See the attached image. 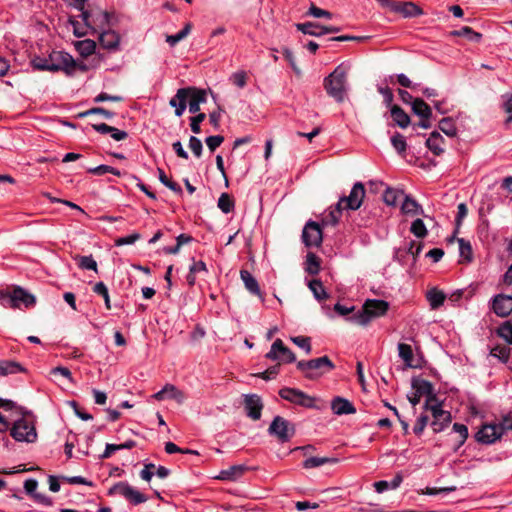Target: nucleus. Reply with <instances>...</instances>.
Here are the masks:
<instances>
[{
	"mask_svg": "<svg viewBox=\"0 0 512 512\" xmlns=\"http://www.w3.org/2000/svg\"><path fill=\"white\" fill-rule=\"evenodd\" d=\"M158 176H159L160 182L164 186H166L167 188H169L170 190H172L176 193H182L181 186L179 184H177L176 182L171 181L161 168H158Z\"/></svg>",
	"mask_w": 512,
	"mask_h": 512,
	"instance_id": "47",
	"label": "nucleus"
},
{
	"mask_svg": "<svg viewBox=\"0 0 512 512\" xmlns=\"http://www.w3.org/2000/svg\"><path fill=\"white\" fill-rule=\"evenodd\" d=\"M120 36L113 30L102 29L99 31V43L108 50H116L119 46Z\"/></svg>",
	"mask_w": 512,
	"mask_h": 512,
	"instance_id": "22",
	"label": "nucleus"
},
{
	"mask_svg": "<svg viewBox=\"0 0 512 512\" xmlns=\"http://www.w3.org/2000/svg\"><path fill=\"white\" fill-rule=\"evenodd\" d=\"M80 269L93 270L97 272V262L94 260L92 255L88 256H77L75 258Z\"/></svg>",
	"mask_w": 512,
	"mask_h": 512,
	"instance_id": "41",
	"label": "nucleus"
},
{
	"mask_svg": "<svg viewBox=\"0 0 512 512\" xmlns=\"http://www.w3.org/2000/svg\"><path fill=\"white\" fill-rule=\"evenodd\" d=\"M265 357L269 360L283 363H293L296 361L295 354L284 345L281 339H276L273 342L270 351L266 353Z\"/></svg>",
	"mask_w": 512,
	"mask_h": 512,
	"instance_id": "13",
	"label": "nucleus"
},
{
	"mask_svg": "<svg viewBox=\"0 0 512 512\" xmlns=\"http://www.w3.org/2000/svg\"><path fill=\"white\" fill-rule=\"evenodd\" d=\"M491 309L498 317H508L512 313V296L497 294L491 299Z\"/></svg>",
	"mask_w": 512,
	"mask_h": 512,
	"instance_id": "16",
	"label": "nucleus"
},
{
	"mask_svg": "<svg viewBox=\"0 0 512 512\" xmlns=\"http://www.w3.org/2000/svg\"><path fill=\"white\" fill-rule=\"evenodd\" d=\"M412 387L415 389V391L418 393V395L423 396L426 395L427 399L430 401V404L437 403V399L435 395L433 394V386L432 384L427 380H414L412 382Z\"/></svg>",
	"mask_w": 512,
	"mask_h": 512,
	"instance_id": "26",
	"label": "nucleus"
},
{
	"mask_svg": "<svg viewBox=\"0 0 512 512\" xmlns=\"http://www.w3.org/2000/svg\"><path fill=\"white\" fill-rule=\"evenodd\" d=\"M459 253L462 258L470 262L472 260V247L471 244L463 238L458 239Z\"/></svg>",
	"mask_w": 512,
	"mask_h": 512,
	"instance_id": "53",
	"label": "nucleus"
},
{
	"mask_svg": "<svg viewBox=\"0 0 512 512\" xmlns=\"http://www.w3.org/2000/svg\"><path fill=\"white\" fill-rule=\"evenodd\" d=\"M217 205L219 209L225 214L232 212L235 206L233 199L227 193H222L220 195Z\"/></svg>",
	"mask_w": 512,
	"mask_h": 512,
	"instance_id": "42",
	"label": "nucleus"
},
{
	"mask_svg": "<svg viewBox=\"0 0 512 512\" xmlns=\"http://www.w3.org/2000/svg\"><path fill=\"white\" fill-rule=\"evenodd\" d=\"M34 68L41 71H64L72 74L75 70L76 61L64 51H52L48 57H35L32 60Z\"/></svg>",
	"mask_w": 512,
	"mask_h": 512,
	"instance_id": "2",
	"label": "nucleus"
},
{
	"mask_svg": "<svg viewBox=\"0 0 512 512\" xmlns=\"http://www.w3.org/2000/svg\"><path fill=\"white\" fill-rule=\"evenodd\" d=\"M307 272L311 275H316L320 270V263L318 257L314 253L307 254Z\"/></svg>",
	"mask_w": 512,
	"mask_h": 512,
	"instance_id": "52",
	"label": "nucleus"
},
{
	"mask_svg": "<svg viewBox=\"0 0 512 512\" xmlns=\"http://www.w3.org/2000/svg\"><path fill=\"white\" fill-rule=\"evenodd\" d=\"M11 436L19 442L33 443L37 438L34 421L23 415L22 418L14 422L11 428Z\"/></svg>",
	"mask_w": 512,
	"mask_h": 512,
	"instance_id": "6",
	"label": "nucleus"
},
{
	"mask_svg": "<svg viewBox=\"0 0 512 512\" xmlns=\"http://www.w3.org/2000/svg\"><path fill=\"white\" fill-rule=\"evenodd\" d=\"M497 333L508 344H512V323L510 321H506L501 324L497 330Z\"/></svg>",
	"mask_w": 512,
	"mask_h": 512,
	"instance_id": "51",
	"label": "nucleus"
},
{
	"mask_svg": "<svg viewBox=\"0 0 512 512\" xmlns=\"http://www.w3.org/2000/svg\"><path fill=\"white\" fill-rule=\"evenodd\" d=\"M230 80L237 87L243 88L247 83V76L244 71H238L231 75Z\"/></svg>",
	"mask_w": 512,
	"mask_h": 512,
	"instance_id": "59",
	"label": "nucleus"
},
{
	"mask_svg": "<svg viewBox=\"0 0 512 512\" xmlns=\"http://www.w3.org/2000/svg\"><path fill=\"white\" fill-rule=\"evenodd\" d=\"M35 301V297L21 287H16L12 291H0V304L5 308L30 307Z\"/></svg>",
	"mask_w": 512,
	"mask_h": 512,
	"instance_id": "5",
	"label": "nucleus"
},
{
	"mask_svg": "<svg viewBox=\"0 0 512 512\" xmlns=\"http://www.w3.org/2000/svg\"><path fill=\"white\" fill-rule=\"evenodd\" d=\"M396 13L401 14L404 18H413L423 14L420 8L414 2H399L396 8Z\"/></svg>",
	"mask_w": 512,
	"mask_h": 512,
	"instance_id": "25",
	"label": "nucleus"
},
{
	"mask_svg": "<svg viewBox=\"0 0 512 512\" xmlns=\"http://www.w3.org/2000/svg\"><path fill=\"white\" fill-rule=\"evenodd\" d=\"M141 238V235L137 232L127 235L125 237H120L115 240L116 246L130 245L134 244L137 240Z\"/></svg>",
	"mask_w": 512,
	"mask_h": 512,
	"instance_id": "58",
	"label": "nucleus"
},
{
	"mask_svg": "<svg viewBox=\"0 0 512 512\" xmlns=\"http://www.w3.org/2000/svg\"><path fill=\"white\" fill-rule=\"evenodd\" d=\"M439 129L448 137L457 135V128L451 117H445L439 121Z\"/></svg>",
	"mask_w": 512,
	"mask_h": 512,
	"instance_id": "40",
	"label": "nucleus"
},
{
	"mask_svg": "<svg viewBox=\"0 0 512 512\" xmlns=\"http://www.w3.org/2000/svg\"><path fill=\"white\" fill-rule=\"evenodd\" d=\"M453 431L459 435L458 447L462 446L468 438V428L466 425L461 423H454Z\"/></svg>",
	"mask_w": 512,
	"mask_h": 512,
	"instance_id": "54",
	"label": "nucleus"
},
{
	"mask_svg": "<svg viewBox=\"0 0 512 512\" xmlns=\"http://www.w3.org/2000/svg\"><path fill=\"white\" fill-rule=\"evenodd\" d=\"M403 197H404V200L401 205V211L404 214H409V215H422L423 214L422 207L417 203V201L415 199H413L411 196L405 195V194Z\"/></svg>",
	"mask_w": 512,
	"mask_h": 512,
	"instance_id": "30",
	"label": "nucleus"
},
{
	"mask_svg": "<svg viewBox=\"0 0 512 512\" xmlns=\"http://www.w3.org/2000/svg\"><path fill=\"white\" fill-rule=\"evenodd\" d=\"M279 373V364L269 367L264 372L256 374L257 377H260L264 380L274 379Z\"/></svg>",
	"mask_w": 512,
	"mask_h": 512,
	"instance_id": "64",
	"label": "nucleus"
},
{
	"mask_svg": "<svg viewBox=\"0 0 512 512\" xmlns=\"http://www.w3.org/2000/svg\"><path fill=\"white\" fill-rule=\"evenodd\" d=\"M411 233H413L417 238H424L427 236V228L422 219H415L410 227Z\"/></svg>",
	"mask_w": 512,
	"mask_h": 512,
	"instance_id": "46",
	"label": "nucleus"
},
{
	"mask_svg": "<svg viewBox=\"0 0 512 512\" xmlns=\"http://www.w3.org/2000/svg\"><path fill=\"white\" fill-rule=\"evenodd\" d=\"M389 309V303L381 299H367L361 310L353 313L350 321L365 326L374 318L383 316Z\"/></svg>",
	"mask_w": 512,
	"mask_h": 512,
	"instance_id": "3",
	"label": "nucleus"
},
{
	"mask_svg": "<svg viewBox=\"0 0 512 512\" xmlns=\"http://www.w3.org/2000/svg\"><path fill=\"white\" fill-rule=\"evenodd\" d=\"M240 277L243 281L245 288L253 295L258 296L261 301H264L263 294L260 290L259 284L255 277L247 270L240 271Z\"/></svg>",
	"mask_w": 512,
	"mask_h": 512,
	"instance_id": "24",
	"label": "nucleus"
},
{
	"mask_svg": "<svg viewBox=\"0 0 512 512\" xmlns=\"http://www.w3.org/2000/svg\"><path fill=\"white\" fill-rule=\"evenodd\" d=\"M189 148L196 157H200L202 155L203 145L201 140L196 136H191L189 138Z\"/></svg>",
	"mask_w": 512,
	"mask_h": 512,
	"instance_id": "56",
	"label": "nucleus"
},
{
	"mask_svg": "<svg viewBox=\"0 0 512 512\" xmlns=\"http://www.w3.org/2000/svg\"><path fill=\"white\" fill-rule=\"evenodd\" d=\"M400 196H404V193L402 191L387 188L383 195V199L387 205L394 206L396 205Z\"/></svg>",
	"mask_w": 512,
	"mask_h": 512,
	"instance_id": "48",
	"label": "nucleus"
},
{
	"mask_svg": "<svg viewBox=\"0 0 512 512\" xmlns=\"http://www.w3.org/2000/svg\"><path fill=\"white\" fill-rule=\"evenodd\" d=\"M24 372V368L19 362L11 360H0V375L7 376Z\"/></svg>",
	"mask_w": 512,
	"mask_h": 512,
	"instance_id": "32",
	"label": "nucleus"
},
{
	"mask_svg": "<svg viewBox=\"0 0 512 512\" xmlns=\"http://www.w3.org/2000/svg\"><path fill=\"white\" fill-rule=\"evenodd\" d=\"M428 421L429 417L427 415H420L413 426V432L416 435H421L425 427L427 426Z\"/></svg>",
	"mask_w": 512,
	"mask_h": 512,
	"instance_id": "61",
	"label": "nucleus"
},
{
	"mask_svg": "<svg viewBox=\"0 0 512 512\" xmlns=\"http://www.w3.org/2000/svg\"><path fill=\"white\" fill-rule=\"evenodd\" d=\"M399 357L404 361L406 367H414L413 351L410 345L405 343L398 344Z\"/></svg>",
	"mask_w": 512,
	"mask_h": 512,
	"instance_id": "38",
	"label": "nucleus"
},
{
	"mask_svg": "<svg viewBox=\"0 0 512 512\" xmlns=\"http://www.w3.org/2000/svg\"><path fill=\"white\" fill-rule=\"evenodd\" d=\"M191 31V24L187 23L182 30H180L178 33L174 35H168L166 37V42L170 46H175L178 42L183 40Z\"/></svg>",
	"mask_w": 512,
	"mask_h": 512,
	"instance_id": "43",
	"label": "nucleus"
},
{
	"mask_svg": "<svg viewBox=\"0 0 512 512\" xmlns=\"http://www.w3.org/2000/svg\"><path fill=\"white\" fill-rule=\"evenodd\" d=\"M244 407L248 417L253 420H259L261 418V411L263 409V403L261 398L256 394L245 395Z\"/></svg>",
	"mask_w": 512,
	"mask_h": 512,
	"instance_id": "19",
	"label": "nucleus"
},
{
	"mask_svg": "<svg viewBox=\"0 0 512 512\" xmlns=\"http://www.w3.org/2000/svg\"><path fill=\"white\" fill-rule=\"evenodd\" d=\"M403 481V476L401 472H398L392 481L388 482L385 480L377 481L373 484L375 491L377 493H383L389 489L394 490L397 489Z\"/></svg>",
	"mask_w": 512,
	"mask_h": 512,
	"instance_id": "29",
	"label": "nucleus"
},
{
	"mask_svg": "<svg viewBox=\"0 0 512 512\" xmlns=\"http://www.w3.org/2000/svg\"><path fill=\"white\" fill-rule=\"evenodd\" d=\"M82 21L85 22L86 26H90L93 31H100L109 27L110 15L106 11L100 9L82 10L81 11Z\"/></svg>",
	"mask_w": 512,
	"mask_h": 512,
	"instance_id": "9",
	"label": "nucleus"
},
{
	"mask_svg": "<svg viewBox=\"0 0 512 512\" xmlns=\"http://www.w3.org/2000/svg\"><path fill=\"white\" fill-rule=\"evenodd\" d=\"M331 409L336 415H348L356 412L353 404L342 397H335L331 402Z\"/></svg>",
	"mask_w": 512,
	"mask_h": 512,
	"instance_id": "23",
	"label": "nucleus"
},
{
	"mask_svg": "<svg viewBox=\"0 0 512 512\" xmlns=\"http://www.w3.org/2000/svg\"><path fill=\"white\" fill-rule=\"evenodd\" d=\"M445 140L437 131H433L426 140L427 148L436 156H440L444 152L443 144Z\"/></svg>",
	"mask_w": 512,
	"mask_h": 512,
	"instance_id": "27",
	"label": "nucleus"
},
{
	"mask_svg": "<svg viewBox=\"0 0 512 512\" xmlns=\"http://www.w3.org/2000/svg\"><path fill=\"white\" fill-rule=\"evenodd\" d=\"M338 462L337 458L332 457H309L303 462V467L306 469L320 467L325 464H335Z\"/></svg>",
	"mask_w": 512,
	"mask_h": 512,
	"instance_id": "35",
	"label": "nucleus"
},
{
	"mask_svg": "<svg viewBox=\"0 0 512 512\" xmlns=\"http://www.w3.org/2000/svg\"><path fill=\"white\" fill-rule=\"evenodd\" d=\"M308 287L313 293V296L316 300L322 301L329 297V294L326 292L322 282L318 279L310 280L308 283Z\"/></svg>",
	"mask_w": 512,
	"mask_h": 512,
	"instance_id": "36",
	"label": "nucleus"
},
{
	"mask_svg": "<svg viewBox=\"0 0 512 512\" xmlns=\"http://www.w3.org/2000/svg\"><path fill=\"white\" fill-rule=\"evenodd\" d=\"M424 409L432 413L431 427L435 433L442 432L451 423V414L449 411L442 409L441 403L430 404V401L426 400Z\"/></svg>",
	"mask_w": 512,
	"mask_h": 512,
	"instance_id": "8",
	"label": "nucleus"
},
{
	"mask_svg": "<svg viewBox=\"0 0 512 512\" xmlns=\"http://www.w3.org/2000/svg\"><path fill=\"white\" fill-rule=\"evenodd\" d=\"M412 105V111L414 114L421 118H430L432 115L431 108L428 104L424 102V100L417 98L413 100L411 103Z\"/></svg>",
	"mask_w": 512,
	"mask_h": 512,
	"instance_id": "34",
	"label": "nucleus"
},
{
	"mask_svg": "<svg viewBox=\"0 0 512 512\" xmlns=\"http://www.w3.org/2000/svg\"><path fill=\"white\" fill-rule=\"evenodd\" d=\"M205 118V113H198L196 116L190 119V127L194 134H199L201 132L200 124L204 121Z\"/></svg>",
	"mask_w": 512,
	"mask_h": 512,
	"instance_id": "57",
	"label": "nucleus"
},
{
	"mask_svg": "<svg viewBox=\"0 0 512 512\" xmlns=\"http://www.w3.org/2000/svg\"><path fill=\"white\" fill-rule=\"evenodd\" d=\"M343 210H346L344 205L338 206V203L335 206L330 207L329 212L324 216V223L327 225H336L340 220Z\"/></svg>",
	"mask_w": 512,
	"mask_h": 512,
	"instance_id": "37",
	"label": "nucleus"
},
{
	"mask_svg": "<svg viewBox=\"0 0 512 512\" xmlns=\"http://www.w3.org/2000/svg\"><path fill=\"white\" fill-rule=\"evenodd\" d=\"M152 398L157 401L171 399L175 400L178 404L184 403L187 399L186 394L173 384H166L160 391L153 394Z\"/></svg>",
	"mask_w": 512,
	"mask_h": 512,
	"instance_id": "18",
	"label": "nucleus"
},
{
	"mask_svg": "<svg viewBox=\"0 0 512 512\" xmlns=\"http://www.w3.org/2000/svg\"><path fill=\"white\" fill-rule=\"evenodd\" d=\"M246 471H248V467L244 464L233 465L227 469L221 470L216 479L222 481H237L245 474Z\"/></svg>",
	"mask_w": 512,
	"mask_h": 512,
	"instance_id": "21",
	"label": "nucleus"
},
{
	"mask_svg": "<svg viewBox=\"0 0 512 512\" xmlns=\"http://www.w3.org/2000/svg\"><path fill=\"white\" fill-rule=\"evenodd\" d=\"M295 432L294 424L281 416H275L268 428L269 435L276 437L281 443L290 441Z\"/></svg>",
	"mask_w": 512,
	"mask_h": 512,
	"instance_id": "7",
	"label": "nucleus"
},
{
	"mask_svg": "<svg viewBox=\"0 0 512 512\" xmlns=\"http://www.w3.org/2000/svg\"><path fill=\"white\" fill-rule=\"evenodd\" d=\"M322 230L317 222L308 221L302 231V241L306 247H319L322 243Z\"/></svg>",
	"mask_w": 512,
	"mask_h": 512,
	"instance_id": "15",
	"label": "nucleus"
},
{
	"mask_svg": "<svg viewBox=\"0 0 512 512\" xmlns=\"http://www.w3.org/2000/svg\"><path fill=\"white\" fill-rule=\"evenodd\" d=\"M454 34L458 35V36H465L470 41H473V42H479L482 38V34L475 32L472 28H470L468 26L462 27L460 30L455 31Z\"/></svg>",
	"mask_w": 512,
	"mask_h": 512,
	"instance_id": "50",
	"label": "nucleus"
},
{
	"mask_svg": "<svg viewBox=\"0 0 512 512\" xmlns=\"http://www.w3.org/2000/svg\"><path fill=\"white\" fill-rule=\"evenodd\" d=\"M393 121L401 128H406L410 124L409 115L398 105L391 106L390 109Z\"/></svg>",
	"mask_w": 512,
	"mask_h": 512,
	"instance_id": "31",
	"label": "nucleus"
},
{
	"mask_svg": "<svg viewBox=\"0 0 512 512\" xmlns=\"http://www.w3.org/2000/svg\"><path fill=\"white\" fill-rule=\"evenodd\" d=\"M365 197V188L361 182H356L348 196H343L338 201V206H343L347 210H357L360 208Z\"/></svg>",
	"mask_w": 512,
	"mask_h": 512,
	"instance_id": "12",
	"label": "nucleus"
},
{
	"mask_svg": "<svg viewBox=\"0 0 512 512\" xmlns=\"http://www.w3.org/2000/svg\"><path fill=\"white\" fill-rule=\"evenodd\" d=\"M69 23L73 27V32L76 37H82L85 36L88 33V30H90V26H86L85 22L80 23L78 20L70 17Z\"/></svg>",
	"mask_w": 512,
	"mask_h": 512,
	"instance_id": "49",
	"label": "nucleus"
},
{
	"mask_svg": "<svg viewBox=\"0 0 512 512\" xmlns=\"http://www.w3.org/2000/svg\"><path fill=\"white\" fill-rule=\"evenodd\" d=\"M291 341L294 344H296L298 347L304 349L307 354L311 353L312 348H311V343H310L309 337L296 336V337H292Z\"/></svg>",
	"mask_w": 512,
	"mask_h": 512,
	"instance_id": "55",
	"label": "nucleus"
},
{
	"mask_svg": "<svg viewBox=\"0 0 512 512\" xmlns=\"http://www.w3.org/2000/svg\"><path fill=\"white\" fill-rule=\"evenodd\" d=\"M426 297L432 309L439 308L441 305H443L446 299V295L437 288L430 289L427 292Z\"/></svg>",
	"mask_w": 512,
	"mask_h": 512,
	"instance_id": "33",
	"label": "nucleus"
},
{
	"mask_svg": "<svg viewBox=\"0 0 512 512\" xmlns=\"http://www.w3.org/2000/svg\"><path fill=\"white\" fill-rule=\"evenodd\" d=\"M349 69L350 66L348 64L341 63L324 78L323 86L326 93L337 103H342L347 98Z\"/></svg>",
	"mask_w": 512,
	"mask_h": 512,
	"instance_id": "1",
	"label": "nucleus"
},
{
	"mask_svg": "<svg viewBox=\"0 0 512 512\" xmlns=\"http://www.w3.org/2000/svg\"><path fill=\"white\" fill-rule=\"evenodd\" d=\"M224 141L221 135L209 136L205 139L206 145L211 152L215 151Z\"/></svg>",
	"mask_w": 512,
	"mask_h": 512,
	"instance_id": "60",
	"label": "nucleus"
},
{
	"mask_svg": "<svg viewBox=\"0 0 512 512\" xmlns=\"http://www.w3.org/2000/svg\"><path fill=\"white\" fill-rule=\"evenodd\" d=\"M189 96H191L188 102L189 112L192 114H196L200 110V104L206 101V94L202 90H196L194 88H191Z\"/></svg>",
	"mask_w": 512,
	"mask_h": 512,
	"instance_id": "28",
	"label": "nucleus"
},
{
	"mask_svg": "<svg viewBox=\"0 0 512 512\" xmlns=\"http://www.w3.org/2000/svg\"><path fill=\"white\" fill-rule=\"evenodd\" d=\"M297 30L304 34L320 37L329 33H337L340 31L339 27L335 26H322L314 22L298 23L296 24Z\"/></svg>",
	"mask_w": 512,
	"mask_h": 512,
	"instance_id": "17",
	"label": "nucleus"
},
{
	"mask_svg": "<svg viewBox=\"0 0 512 512\" xmlns=\"http://www.w3.org/2000/svg\"><path fill=\"white\" fill-rule=\"evenodd\" d=\"M307 14L315 18L325 17L330 19L332 17V14L329 11L321 9L313 4L310 6Z\"/></svg>",
	"mask_w": 512,
	"mask_h": 512,
	"instance_id": "63",
	"label": "nucleus"
},
{
	"mask_svg": "<svg viewBox=\"0 0 512 512\" xmlns=\"http://www.w3.org/2000/svg\"><path fill=\"white\" fill-rule=\"evenodd\" d=\"M93 292L102 296V298L104 299V302H105V307L110 310L111 309V303H110V297H109V291H108V288L107 286L105 285L104 282H97L94 286H93Z\"/></svg>",
	"mask_w": 512,
	"mask_h": 512,
	"instance_id": "45",
	"label": "nucleus"
},
{
	"mask_svg": "<svg viewBox=\"0 0 512 512\" xmlns=\"http://www.w3.org/2000/svg\"><path fill=\"white\" fill-rule=\"evenodd\" d=\"M191 88H180L177 90L169 104L175 108V115L181 117L187 107V98L189 97Z\"/></svg>",
	"mask_w": 512,
	"mask_h": 512,
	"instance_id": "20",
	"label": "nucleus"
},
{
	"mask_svg": "<svg viewBox=\"0 0 512 512\" xmlns=\"http://www.w3.org/2000/svg\"><path fill=\"white\" fill-rule=\"evenodd\" d=\"M108 494H120L133 505H138L148 500V498L143 493L129 485L127 482L116 483L109 489Z\"/></svg>",
	"mask_w": 512,
	"mask_h": 512,
	"instance_id": "10",
	"label": "nucleus"
},
{
	"mask_svg": "<svg viewBox=\"0 0 512 512\" xmlns=\"http://www.w3.org/2000/svg\"><path fill=\"white\" fill-rule=\"evenodd\" d=\"M505 427L501 424H485L476 433L475 438L479 443L490 445L503 435Z\"/></svg>",
	"mask_w": 512,
	"mask_h": 512,
	"instance_id": "14",
	"label": "nucleus"
},
{
	"mask_svg": "<svg viewBox=\"0 0 512 512\" xmlns=\"http://www.w3.org/2000/svg\"><path fill=\"white\" fill-rule=\"evenodd\" d=\"M378 92L383 96V101H384V104L387 106V107H390L393 106L392 105V102H393V99H394V96H393V93L391 91V89L389 87H383V86H379L377 88Z\"/></svg>",
	"mask_w": 512,
	"mask_h": 512,
	"instance_id": "62",
	"label": "nucleus"
},
{
	"mask_svg": "<svg viewBox=\"0 0 512 512\" xmlns=\"http://www.w3.org/2000/svg\"><path fill=\"white\" fill-rule=\"evenodd\" d=\"M279 395L282 399L289 401L293 404L305 407L314 408L315 398L305 394L303 391L296 388L284 387L280 389Z\"/></svg>",
	"mask_w": 512,
	"mask_h": 512,
	"instance_id": "11",
	"label": "nucleus"
},
{
	"mask_svg": "<svg viewBox=\"0 0 512 512\" xmlns=\"http://www.w3.org/2000/svg\"><path fill=\"white\" fill-rule=\"evenodd\" d=\"M76 49L83 57L92 55L96 49V44L93 40L85 39L76 43Z\"/></svg>",
	"mask_w": 512,
	"mask_h": 512,
	"instance_id": "39",
	"label": "nucleus"
},
{
	"mask_svg": "<svg viewBox=\"0 0 512 512\" xmlns=\"http://www.w3.org/2000/svg\"><path fill=\"white\" fill-rule=\"evenodd\" d=\"M335 368V365L328 356H322L311 360H301L297 362V369L304 373L305 377L314 380L326 372Z\"/></svg>",
	"mask_w": 512,
	"mask_h": 512,
	"instance_id": "4",
	"label": "nucleus"
},
{
	"mask_svg": "<svg viewBox=\"0 0 512 512\" xmlns=\"http://www.w3.org/2000/svg\"><path fill=\"white\" fill-rule=\"evenodd\" d=\"M391 144L398 154L403 155L406 152L407 143L405 137L400 133H395L391 137Z\"/></svg>",
	"mask_w": 512,
	"mask_h": 512,
	"instance_id": "44",
	"label": "nucleus"
}]
</instances>
